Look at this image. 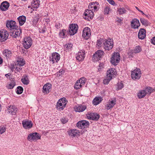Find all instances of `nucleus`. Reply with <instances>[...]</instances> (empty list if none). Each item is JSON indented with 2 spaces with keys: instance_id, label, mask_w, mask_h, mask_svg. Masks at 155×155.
Wrapping results in <instances>:
<instances>
[{
  "instance_id": "nucleus-1",
  "label": "nucleus",
  "mask_w": 155,
  "mask_h": 155,
  "mask_svg": "<svg viewBox=\"0 0 155 155\" xmlns=\"http://www.w3.org/2000/svg\"><path fill=\"white\" fill-rule=\"evenodd\" d=\"M153 89L150 87H148L144 89L139 91L137 94V96L139 99L144 97L147 94H150L153 92Z\"/></svg>"
},
{
  "instance_id": "nucleus-2",
  "label": "nucleus",
  "mask_w": 155,
  "mask_h": 155,
  "mask_svg": "<svg viewBox=\"0 0 155 155\" xmlns=\"http://www.w3.org/2000/svg\"><path fill=\"white\" fill-rule=\"evenodd\" d=\"M103 42L102 47L105 50L109 51L113 47L114 42L111 39H108L107 40H104Z\"/></svg>"
},
{
  "instance_id": "nucleus-3",
  "label": "nucleus",
  "mask_w": 155,
  "mask_h": 155,
  "mask_svg": "<svg viewBox=\"0 0 155 155\" xmlns=\"http://www.w3.org/2000/svg\"><path fill=\"white\" fill-rule=\"evenodd\" d=\"M68 101L66 99L63 97L59 99L57 103L56 108L57 109L60 111L63 110L65 107Z\"/></svg>"
},
{
  "instance_id": "nucleus-4",
  "label": "nucleus",
  "mask_w": 155,
  "mask_h": 155,
  "mask_svg": "<svg viewBox=\"0 0 155 155\" xmlns=\"http://www.w3.org/2000/svg\"><path fill=\"white\" fill-rule=\"evenodd\" d=\"M120 56L119 53L114 52L111 58V63L114 65H117L120 61Z\"/></svg>"
},
{
  "instance_id": "nucleus-5",
  "label": "nucleus",
  "mask_w": 155,
  "mask_h": 155,
  "mask_svg": "<svg viewBox=\"0 0 155 155\" xmlns=\"http://www.w3.org/2000/svg\"><path fill=\"white\" fill-rule=\"evenodd\" d=\"M78 26L76 24H72L69 25L68 33L71 35H73L77 33Z\"/></svg>"
},
{
  "instance_id": "nucleus-6",
  "label": "nucleus",
  "mask_w": 155,
  "mask_h": 155,
  "mask_svg": "<svg viewBox=\"0 0 155 155\" xmlns=\"http://www.w3.org/2000/svg\"><path fill=\"white\" fill-rule=\"evenodd\" d=\"M141 75V71L139 68H137L131 72V77L134 80H139Z\"/></svg>"
},
{
  "instance_id": "nucleus-7",
  "label": "nucleus",
  "mask_w": 155,
  "mask_h": 155,
  "mask_svg": "<svg viewBox=\"0 0 155 155\" xmlns=\"http://www.w3.org/2000/svg\"><path fill=\"white\" fill-rule=\"evenodd\" d=\"M60 58V55L58 53L55 52L51 53V55L49 57V61L52 62L53 64L58 63Z\"/></svg>"
},
{
  "instance_id": "nucleus-8",
  "label": "nucleus",
  "mask_w": 155,
  "mask_h": 155,
  "mask_svg": "<svg viewBox=\"0 0 155 155\" xmlns=\"http://www.w3.org/2000/svg\"><path fill=\"white\" fill-rule=\"evenodd\" d=\"M104 52L101 50L97 51L93 55L92 59L93 61H97L100 60L104 55Z\"/></svg>"
},
{
  "instance_id": "nucleus-9",
  "label": "nucleus",
  "mask_w": 155,
  "mask_h": 155,
  "mask_svg": "<svg viewBox=\"0 0 155 155\" xmlns=\"http://www.w3.org/2000/svg\"><path fill=\"white\" fill-rule=\"evenodd\" d=\"M94 15V13L93 11L90 9H87L85 10L84 13L83 18L86 20H90V19L93 18Z\"/></svg>"
},
{
  "instance_id": "nucleus-10",
  "label": "nucleus",
  "mask_w": 155,
  "mask_h": 155,
  "mask_svg": "<svg viewBox=\"0 0 155 155\" xmlns=\"http://www.w3.org/2000/svg\"><path fill=\"white\" fill-rule=\"evenodd\" d=\"M40 138L41 136L39 134L35 132L29 134L27 137V139L29 141H32L40 139Z\"/></svg>"
},
{
  "instance_id": "nucleus-11",
  "label": "nucleus",
  "mask_w": 155,
  "mask_h": 155,
  "mask_svg": "<svg viewBox=\"0 0 155 155\" xmlns=\"http://www.w3.org/2000/svg\"><path fill=\"white\" fill-rule=\"evenodd\" d=\"M32 44V40L30 37H27L24 39L23 45L25 48L27 49L30 48Z\"/></svg>"
},
{
  "instance_id": "nucleus-12",
  "label": "nucleus",
  "mask_w": 155,
  "mask_h": 155,
  "mask_svg": "<svg viewBox=\"0 0 155 155\" xmlns=\"http://www.w3.org/2000/svg\"><path fill=\"white\" fill-rule=\"evenodd\" d=\"M91 35L90 28L88 27L84 28L83 31L82 36L86 39H88Z\"/></svg>"
},
{
  "instance_id": "nucleus-13",
  "label": "nucleus",
  "mask_w": 155,
  "mask_h": 155,
  "mask_svg": "<svg viewBox=\"0 0 155 155\" xmlns=\"http://www.w3.org/2000/svg\"><path fill=\"white\" fill-rule=\"evenodd\" d=\"M9 34L8 31L4 29L0 31V40L4 41L8 38Z\"/></svg>"
},
{
  "instance_id": "nucleus-14",
  "label": "nucleus",
  "mask_w": 155,
  "mask_h": 155,
  "mask_svg": "<svg viewBox=\"0 0 155 155\" xmlns=\"http://www.w3.org/2000/svg\"><path fill=\"white\" fill-rule=\"evenodd\" d=\"M6 27L10 30H13L17 28L16 23L15 21L12 20H7L6 21Z\"/></svg>"
},
{
  "instance_id": "nucleus-15",
  "label": "nucleus",
  "mask_w": 155,
  "mask_h": 155,
  "mask_svg": "<svg viewBox=\"0 0 155 155\" xmlns=\"http://www.w3.org/2000/svg\"><path fill=\"white\" fill-rule=\"evenodd\" d=\"M89 124L88 121L82 120L78 122L77 124V126L79 129L84 128L88 127Z\"/></svg>"
},
{
  "instance_id": "nucleus-16",
  "label": "nucleus",
  "mask_w": 155,
  "mask_h": 155,
  "mask_svg": "<svg viewBox=\"0 0 155 155\" xmlns=\"http://www.w3.org/2000/svg\"><path fill=\"white\" fill-rule=\"evenodd\" d=\"M69 135L72 138H74L77 135H79L80 132L76 129H71L67 131Z\"/></svg>"
},
{
  "instance_id": "nucleus-17",
  "label": "nucleus",
  "mask_w": 155,
  "mask_h": 155,
  "mask_svg": "<svg viewBox=\"0 0 155 155\" xmlns=\"http://www.w3.org/2000/svg\"><path fill=\"white\" fill-rule=\"evenodd\" d=\"M85 51L84 50H80L76 54V59L79 61H82L85 57Z\"/></svg>"
},
{
  "instance_id": "nucleus-18",
  "label": "nucleus",
  "mask_w": 155,
  "mask_h": 155,
  "mask_svg": "<svg viewBox=\"0 0 155 155\" xmlns=\"http://www.w3.org/2000/svg\"><path fill=\"white\" fill-rule=\"evenodd\" d=\"M99 6L98 2H96L91 3L88 5L89 9L94 12L97 11L98 10V8Z\"/></svg>"
},
{
  "instance_id": "nucleus-19",
  "label": "nucleus",
  "mask_w": 155,
  "mask_h": 155,
  "mask_svg": "<svg viewBox=\"0 0 155 155\" xmlns=\"http://www.w3.org/2000/svg\"><path fill=\"white\" fill-rule=\"evenodd\" d=\"M140 25L139 20L136 18L133 19L131 22V27L133 29L138 28Z\"/></svg>"
},
{
  "instance_id": "nucleus-20",
  "label": "nucleus",
  "mask_w": 155,
  "mask_h": 155,
  "mask_svg": "<svg viewBox=\"0 0 155 155\" xmlns=\"http://www.w3.org/2000/svg\"><path fill=\"white\" fill-rule=\"evenodd\" d=\"M23 127L25 129H29L32 127L33 124L31 121L25 120L22 121Z\"/></svg>"
},
{
  "instance_id": "nucleus-21",
  "label": "nucleus",
  "mask_w": 155,
  "mask_h": 155,
  "mask_svg": "<svg viewBox=\"0 0 155 155\" xmlns=\"http://www.w3.org/2000/svg\"><path fill=\"white\" fill-rule=\"evenodd\" d=\"M87 118L92 120H97L99 119L100 115L97 113H91L87 115Z\"/></svg>"
},
{
  "instance_id": "nucleus-22",
  "label": "nucleus",
  "mask_w": 155,
  "mask_h": 155,
  "mask_svg": "<svg viewBox=\"0 0 155 155\" xmlns=\"http://www.w3.org/2000/svg\"><path fill=\"white\" fill-rule=\"evenodd\" d=\"M116 100L115 99L109 100L107 104L105 106V108L109 110L113 108L116 104Z\"/></svg>"
},
{
  "instance_id": "nucleus-23",
  "label": "nucleus",
  "mask_w": 155,
  "mask_h": 155,
  "mask_svg": "<svg viewBox=\"0 0 155 155\" xmlns=\"http://www.w3.org/2000/svg\"><path fill=\"white\" fill-rule=\"evenodd\" d=\"M11 35L13 38H16L20 36L21 34V30L20 28H19L18 26L17 28L14 29Z\"/></svg>"
},
{
  "instance_id": "nucleus-24",
  "label": "nucleus",
  "mask_w": 155,
  "mask_h": 155,
  "mask_svg": "<svg viewBox=\"0 0 155 155\" xmlns=\"http://www.w3.org/2000/svg\"><path fill=\"white\" fill-rule=\"evenodd\" d=\"M51 88V85L49 83L45 84L42 88V91L44 94H48L50 92V90Z\"/></svg>"
},
{
  "instance_id": "nucleus-25",
  "label": "nucleus",
  "mask_w": 155,
  "mask_h": 155,
  "mask_svg": "<svg viewBox=\"0 0 155 155\" xmlns=\"http://www.w3.org/2000/svg\"><path fill=\"white\" fill-rule=\"evenodd\" d=\"M9 6V3L7 1H4L0 5V9L2 11H5L8 9Z\"/></svg>"
},
{
  "instance_id": "nucleus-26",
  "label": "nucleus",
  "mask_w": 155,
  "mask_h": 155,
  "mask_svg": "<svg viewBox=\"0 0 155 155\" xmlns=\"http://www.w3.org/2000/svg\"><path fill=\"white\" fill-rule=\"evenodd\" d=\"M17 108L14 105H10L7 110V111L12 115H15L17 111Z\"/></svg>"
},
{
  "instance_id": "nucleus-27",
  "label": "nucleus",
  "mask_w": 155,
  "mask_h": 155,
  "mask_svg": "<svg viewBox=\"0 0 155 155\" xmlns=\"http://www.w3.org/2000/svg\"><path fill=\"white\" fill-rule=\"evenodd\" d=\"M146 31L143 28H140L138 32V36L139 39L143 40L146 37Z\"/></svg>"
},
{
  "instance_id": "nucleus-28",
  "label": "nucleus",
  "mask_w": 155,
  "mask_h": 155,
  "mask_svg": "<svg viewBox=\"0 0 155 155\" xmlns=\"http://www.w3.org/2000/svg\"><path fill=\"white\" fill-rule=\"evenodd\" d=\"M107 76L112 79L113 76L116 74V72L114 68H110L107 71Z\"/></svg>"
},
{
  "instance_id": "nucleus-29",
  "label": "nucleus",
  "mask_w": 155,
  "mask_h": 155,
  "mask_svg": "<svg viewBox=\"0 0 155 155\" xmlns=\"http://www.w3.org/2000/svg\"><path fill=\"white\" fill-rule=\"evenodd\" d=\"M86 108V106L84 105H79L76 106L74 110L76 112H82L84 111Z\"/></svg>"
},
{
  "instance_id": "nucleus-30",
  "label": "nucleus",
  "mask_w": 155,
  "mask_h": 155,
  "mask_svg": "<svg viewBox=\"0 0 155 155\" xmlns=\"http://www.w3.org/2000/svg\"><path fill=\"white\" fill-rule=\"evenodd\" d=\"M20 26L22 25L25 22L26 20V17L23 15L19 16L17 18Z\"/></svg>"
},
{
  "instance_id": "nucleus-31",
  "label": "nucleus",
  "mask_w": 155,
  "mask_h": 155,
  "mask_svg": "<svg viewBox=\"0 0 155 155\" xmlns=\"http://www.w3.org/2000/svg\"><path fill=\"white\" fill-rule=\"evenodd\" d=\"M103 100V98L101 97H96L93 100V104L94 105H97L100 104Z\"/></svg>"
},
{
  "instance_id": "nucleus-32",
  "label": "nucleus",
  "mask_w": 155,
  "mask_h": 155,
  "mask_svg": "<svg viewBox=\"0 0 155 155\" xmlns=\"http://www.w3.org/2000/svg\"><path fill=\"white\" fill-rule=\"evenodd\" d=\"M40 2L39 0H33L31 3L32 7L35 8H38Z\"/></svg>"
},
{
  "instance_id": "nucleus-33",
  "label": "nucleus",
  "mask_w": 155,
  "mask_h": 155,
  "mask_svg": "<svg viewBox=\"0 0 155 155\" xmlns=\"http://www.w3.org/2000/svg\"><path fill=\"white\" fill-rule=\"evenodd\" d=\"M68 31L65 29H62L59 33V36L60 38H64L67 36Z\"/></svg>"
},
{
  "instance_id": "nucleus-34",
  "label": "nucleus",
  "mask_w": 155,
  "mask_h": 155,
  "mask_svg": "<svg viewBox=\"0 0 155 155\" xmlns=\"http://www.w3.org/2000/svg\"><path fill=\"white\" fill-rule=\"evenodd\" d=\"M21 81L24 84L27 85L29 82L28 76L25 74L23 76V78L21 79Z\"/></svg>"
},
{
  "instance_id": "nucleus-35",
  "label": "nucleus",
  "mask_w": 155,
  "mask_h": 155,
  "mask_svg": "<svg viewBox=\"0 0 155 155\" xmlns=\"http://www.w3.org/2000/svg\"><path fill=\"white\" fill-rule=\"evenodd\" d=\"M3 53L4 56L7 58H9L11 56V51L8 49H5L4 50Z\"/></svg>"
},
{
  "instance_id": "nucleus-36",
  "label": "nucleus",
  "mask_w": 155,
  "mask_h": 155,
  "mask_svg": "<svg viewBox=\"0 0 155 155\" xmlns=\"http://www.w3.org/2000/svg\"><path fill=\"white\" fill-rule=\"evenodd\" d=\"M18 65L20 66H22L25 64V62L24 59L22 58L18 59L17 61Z\"/></svg>"
},
{
  "instance_id": "nucleus-37",
  "label": "nucleus",
  "mask_w": 155,
  "mask_h": 155,
  "mask_svg": "<svg viewBox=\"0 0 155 155\" xmlns=\"http://www.w3.org/2000/svg\"><path fill=\"white\" fill-rule=\"evenodd\" d=\"M142 51V48L140 46H136L134 49L133 52L134 53L136 54Z\"/></svg>"
},
{
  "instance_id": "nucleus-38",
  "label": "nucleus",
  "mask_w": 155,
  "mask_h": 155,
  "mask_svg": "<svg viewBox=\"0 0 155 155\" xmlns=\"http://www.w3.org/2000/svg\"><path fill=\"white\" fill-rule=\"evenodd\" d=\"M16 83L14 81H12L8 85H7L6 87L8 89H13Z\"/></svg>"
},
{
  "instance_id": "nucleus-39",
  "label": "nucleus",
  "mask_w": 155,
  "mask_h": 155,
  "mask_svg": "<svg viewBox=\"0 0 155 155\" xmlns=\"http://www.w3.org/2000/svg\"><path fill=\"white\" fill-rule=\"evenodd\" d=\"M117 12L119 15H122L124 14L127 11L123 7L118 8Z\"/></svg>"
},
{
  "instance_id": "nucleus-40",
  "label": "nucleus",
  "mask_w": 155,
  "mask_h": 155,
  "mask_svg": "<svg viewBox=\"0 0 155 155\" xmlns=\"http://www.w3.org/2000/svg\"><path fill=\"white\" fill-rule=\"evenodd\" d=\"M16 92L17 94H21L23 91V88L21 86H18L16 89Z\"/></svg>"
},
{
  "instance_id": "nucleus-41",
  "label": "nucleus",
  "mask_w": 155,
  "mask_h": 155,
  "mask_svg": "<svg viewBox=\"0 0 155 155\" xmlns=\"http://www.w3.org/2000/svg\"><path fill=\"white\" fill-rule=\"evenodd\" d=\"M111 9H110V7L108 5L106 6L104 9V14H108L109 12L111 11Z\"/></svg>"
},
{
  "instance_id": "nucleus-42",
  "label": "nucleus",
  "mask_w": 155,
  "mask_h": 155,
  "mask_svg": "<svg viewBox=\"0 0 155 155\" xmlns=\"http://www.w3.org/2000/svg\"><path fill=\"white\" fill-rule=\"evenodd\" d=\"M140 20L141 23L143 25L146 26L147 25L149 24L147 20L143 18H141Z\"/></svg>"
},
{
  "instance_id": "nucleus-43",
  "label": "nucleus",
  "mask_w": 155,
  "mask_h": 155,
  "mask_svg": "<svg viewBox=\"0 0 155 155\" xmlns=\"http://www.w3.org/2000/svg\"><path fill=\"white\" fill-rule=\"evenodd\" d=\"M112 79L111 78L108 77V76H107L105 79H104L103 83L104 84H107Z\"/></svg>"
},
{
  "instance_id": "nucleus-44",
  "label": "nucleus",
  "mask_w": 155,
  "mask_h": 155,
  "mask_svg": "<svg viewBox=\"0 0 155 155\" xmlns=\"http://www.w3.org/2000/svg\"><path fill=\"white\" fill-rule=\"evenodd\" d=\"M78 82H79L82 86H84L86 82L85 79L84 78H82L78 80Z\"/></svg>"
},
{
  "instance_id": "nucleus-45",
  "label": "nucleus",
  "mask_w": 155,
  "mask_h": 155,
  "mask_svg": "<svg viewBox=\"0 0 155 155\" xmlns=\"http://www.w3.org/2000/svg\"><path fill=\"white\" fill-rule=\"evenodd\" d=\"M6 130L5 126L4 125H1L0 127V134H2L5 132Z\"/></svg>"
},
{
  "instance_id": "nucleus-46",
  "label": "nucleus",
  "mask_w": 155,
  "mask_h": 155,
  "mask_svg": "<svg viewBox=\"0 0 155 155\" xmlns=\"http://www.w3.org/2000/svg\"><path fill=\"white\" fill-rule=\"evenodd\" d=\"M82 86L77 81L74 86V88L75 89L78 90Z\"/></svg>"
},
{
  "instance_id": "nucleus-47",
  "label": "nucleus",
  "mask_w": 155,
  "mask_h": 155,
  "mask_svg": "<svg viewBox=\"0 0 155 155\" xmlns=\"http://www.w3.org/2000/svg\"><path fill=\"white\" fill-rule=\"evenodd\" d=\"M104 40H103L101 39L98 40L97 42V45L98 47H102V44H103V42Z\"/></svg>"
},
{
  "instance_id": "nucleus-48",
  "label": "nucleus",
  "mask_w": 155,
  "mask_h": 155,
  "mask_svg": "<svg viewBox=\"0 0 155 155\" xmlns=\"http://www.w3.org/2000/svg\"><path fill=\"white\" fill-rule=\"evenodd\" d=\"M117 90H119L122 89L124 87V85L121 82H118L117 84Z\"/></svg>"
},
{
  "instance_id": "nucleus-49",
  "label": "nucleus",
  "mask_w": 155,
  "mask_h": 155,
  "mask_svg": "<svg viewBox=\"0 0 155 155\" xmlns=\"http://www.w3.org/2000/svg\"><path fill=\"white\" fill-rule=\"evenodd\" d=\"M61 123L64 124L68 122V119L66 117H63L61 118Z\"/></svg>"
},
{
  "instance_id": "nucleus-50",
  "label": "nucleus",
  "mask_w": 155,
  "mask_h": 155,
  "mask_svg": "<svg viewBox=\"0 0 155 155\" xmlns=\"http://www.w3.org/2000/svg\"><path fill=\"white\" fill-rule=\"evenodd\" d=\"M72 44H68L67 45H66L65 46L64 49L66 50L70 49L72 48Z\"/></svg>"
},
{
  "instance_id": "nucleus-51",
  "label": "nucleus",
  "mask_w": 155,
  "mask_h": 155,
  "mask_svg": "<svg viewBox=\"0 0 155 155\" xmlns=\"http://www.w3.org/2000/svg\"><path fill=\"white\" fill-rule=\"evenodd\" d=\"M38 18H36L33 19L32 22H33V25L34 26H35L36 25V23L38 21Z\"/></svg>"
},
{
  "instance_id": "nucleus-52",
  "label": "nucleus",
  "mask_w": 155,
  "mask_h": 155,
  "mask_svg": "<svg viewBox=\"0 0 155 155\" xmlns=\"http://www.w3.org/2000/svg\"><path fill=\"white\" fill-rule=\"evenodd\" d=\"M117 20H116V21L118 23V25L120 24H121L122 23V21L123 20L121 19V18H119L118 17L117 18Z\"/></svg>"
},
{
  "instance_id": "nucleus-53",
  "label": "nucleus",
  "mask_w": 155,
  "mask_h": 155,
  "mask_svg": "<svg viewBox=\"0 0 155 155\" xmlns=\"http://www.w3.org/2000/svg\"><path fill=\"white\" fill-rule=\"evenodd\" d=\"M56 28L57 29H59L61 26V25L59 23H56L55 25Z\"/></svg>"
},
{
  "instance_id": "nucleus-54",
  "label": "nucleus",
  "mask_w": 155,
  "mask_h": 155,
  "mask_svg": "<svg viewBox=\"0 0 155 155\" xmlns=\"http://www.w3.org/2000/svg\"><path fill=\"white\" fill-rule=\"evenodd\" d=\"M108 2L111 5H114L115 2L113 0H107Z\"/></svg>"
},
{
  "instance_id": "nucleus-55",
  "label": "nucleus",
  "mask_w": 155,
  "mask_h": 155,
  "mask_svg": "<svg viewBox=\"0 0 155 155\" xmlns=\"http://www.w3.org/2000/svg\"><path fill=\"white\" fill-rule=\"evenodd\" d=\"M151 42L153 44L155 45V37L151 39Z\"/></svg>"
},
{
  "instance_id": "nucleus-56",
  "label": "nucleus",
  "mask_w": 155,
  "mask_h": 155,
  "mask_svg": "<svg viewBox=\"0 0 155 155\" xmlns=\"http://www.w3.org/2000/svg\"><path fill=\"white\" fill-rule=\"evenodd\" d=\"M45 22L47 23H48L50 21V19L49 18H45Z\"/></svg>"
},
{
  "instance_id": "nucleus-57",
  "label": "nucleus",
  "mask_w": 155,
  "mask_h": 155,
  "mask_svg": "<svg viewBox=\"0 0 155 155\" xmlns=\"http://www.w3.org/2000/svg\"><path fill=\"white\" fill-rule=\"evenodd\" d=\"M21 70L22 68H18L16 67V70L18 71H20V70Z\"/></svg>"
},
{
  "instance_id": "nucleus-58",
  "label": "nucleus",
  "mask_w": 155,
  "mask_h": 155,
  "mask_svg": "<svg viewBox=\"0 0 155 155\" xmlns=\"http://www.w3.org/2000/svg\"><path fill=\"white\" fill-rule=\"evenodd\" d=\"M11 75V74H10V73H8V74H5V76L7 77V78H8V77H10V76Z\"/></svg>"
},
{
  "instance_id": "nucleus-59",
  "label": "nucleus",
  "mask_w": 155,
  "mask_h": 155,
  "mask_svg": "<svg viewBox=\"0 0 155 155\" xmlns=\"http://www.w3.org/2000/svg\"><path fill=\"white\" fill-rule=\"evenodd\" d=\"M139 12H141V13L142 14H143V15H146V17H147V15H145V14L142 11H141V10H139Z\"/></svg>"
},
{
  "instance_id": "nucleus-60",
  "label": "nucleus",
  "mask_w": 155,
  "mask_h": 155,
  "mask_svg": "<svg viewBox=\"0 0 155 155\" xmlns=\"http://www.w3.org/2000/svg\"><path fill=\"white\" fill-rule=\"evenodd\" d=\"M3 62V60L2 58L0 57V64H1Z\"/></svg>"
},
{
  "instance_id": "nucleus-61",
  "label": "nucleus",
  "mask_w": 155,
  "mask_h": 155,
  "mask_svg": "<svg viewBox=\"0 0 155 155\" xmlns=\"http://www.w3.org/2000/svg\"><path fill=\"white\" fill-rule=\"evenodd\" d=\"M103 65V64L102 63H100L99 64V66L100 67H101Z\"/></svg>"
},
{
  "instance_id": "nucleus-62",
  "label": "nucleus",
  "mask_w": 155,
  "mask_h": 155,
  "mask_svg": "<svg viewBox=\"0 0 155 155\" xmlns=\"http://www.w3.org/2000/svg\"><path fill=\"white\" fill-rule=\"evenodd\" d=\"M59 72L60 73H62L63 72V70H60L59 71Z\"/></svg>"
},
{
  "instance_id": "nucleus-63",
  "label": "nucleus",
  "mask_w": 155,
  "mask_h": 155,
  "mask_svg": "<svg viewBox=\"0 0 155 155\" xmlns=\"http://www.w3.org/2000/svg\"><path fill=\"white\" fill-rule=\"evenodd\" d=\"M136 9H137L138 11H139V10H140L137 7H136Z\"/></svg>"
},
{
  "instance_id": "nucleus-64",
  "label": "nucleus",
  "mask_w": 155,
  "mask_h": 155,
  "mask_svg": "<svg viewBox=\"0 0 155 155\" xmlns=\"http://www.w3.org/2000/svg\"><path fill=\"white\" fill-rule=\"evenodd\" d=\"M42 31H42V32H43V33H45V30H43Z\"/></svg>"
}]
</instances>
